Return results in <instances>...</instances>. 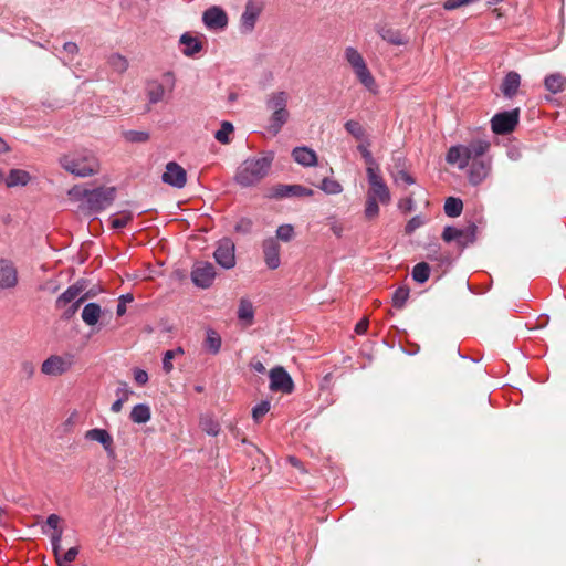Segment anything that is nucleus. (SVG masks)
Masks as SVG:
<instances>
[{
    "mask_svg": "<svg viewBox=\"0 0 566 566\" xmlns=\"http://www.w3.org/2000/svg\"><path fill=\"white\" fill-rule=\"evenodd\" d=\"M491 143L485 138L472 139L468 145L451 146L446 155V161L460 170L468 169L470 184L479 185L489 176L492 169V157L489 156Z\"/></svg>",
    "mask_w": 566,
    "mask_h": 566,
    "instance_id": "obj_1",
    "label": "nucleus"
},
{
    "mask_svg": "<svg viewBox=\"0 0 566 566\" xmlns=\"http://www.w3.org/2000/svg\"><path fill=\"white\" fill-rule=\"evenodd\" d=\"M274 160V154L268 153L261 157H249L237 168L234 181L242 188L260 184L268 175Z\"/></svg>",
    "mask_w": 566,
    "mask_h": 566,
    "instance_id": "obj_2",
    "label": "nucleus"
},
{
    "mask_svg": "<svg viewBox=\"0 0 566 566\" xmlns=\"http://www.w3.org/2000/svg\"><path fill=\"white\" fill-rule=\"evenodd\" d=\"M289 101L290 94L286 91H274L265 97V108L271 113L266 130L272 136H276L290 119Z\"/></svg>",
    "mask_w": 566,
    "mask_h": 566,
    "instance_id": "obj_3",
    "label": "nucleus"
},
{
    "mask_svg": "<svg viewBox=\"0 0 566 566\" xmlns=\"http://www.w3.org/2000/svg\"><path fill=\"white\" fill-rule=\"evenodd\" d=\"M69 193L72 197H81L83 199L82 208L90 213H97L106 209L115 199L114 187H99L92 190L73 187Z\"/></svg>",
    "mask_w": 566,
    "mask_h": 566,
    "instance_id": "obj_4",
    "label": "nucleus"
},
{
    "mask_svg": "<svg viewBox=\"0 0 566 566\" xmlns=\"http://www.w3.org/2000/svg\"><path fill=\"white\" fill-rule=\"evenodd\" d=\"M61 166L77 177H87L98 171V160L92 151L82 150L64 155L60 158Z\"/></svg>",
    "mask_w": 566,
    "mask_h": 566,
    "instance_id": "obj_5",
    "label": "nucleus"
},
{
    "mask_svg": "<svg viewBox=\"0 0 566 566\" xmlns=\"http://www.w3.org/2000/svg\"><path fill=\"white\" fill-rule=\"evenodd\" d=\"M344 59L353 70L359 83L368 91L375 92L376 81L361 53L354 46H346L344 50Z\"/></svg>",
    "mask_w": 566,
    "mask_h": 566,
    "instance_id": "obj_6",
    "label": "nucleus"
},
{
    "mask_svg": "<svg viewBox=\"0 0 566 566\" xmlns=\"http://www.w3.org/2000/svg\"><path fill=\"white\" fill-rule=\"evenodd\" d=\"M366 174L369 184L367 196L379 200L382 205H388L391 200V195L384 181L379 167H367Z\"/></svg>",
    "mask_w": 566,
    "mask_h": 566,
    "instance_id": "obj_7",
    "label": "nucleus"
},
{
    "mask_svg": "<svg viewBox=\"0 0 566 566\" xmlns=\"http://www.w3.org/2000/svg\"><path fill=\"white\" fill-rule=\"evenodd\" d=\"M175 87V76L172 72H166L163 74V82L149 81L146 85V96L148 103L154 105L164 101L166 91L171 92Z\"/></svg>",
    "mask_w": 566,
    "mask_h": 566,
    "instance_id": "obj_8",
    "label": "nucleus"
},
{
    "mask_svg": "<svg viewBox=\"0 0 566 566\" xmlns=\"http://www.w3.org/2000/svg\"><path fill=\"white\" fill-rule=\"evenodd\" d=\"M74 365V356L66 354L63 356L51 355L41 365V373L46 376H61L67 373Z\"/></svg>",
    "mask_w": 566,
    "mask_h": 566,
    "instance_id": "obj_9",
    "label": "nucleus"
},
{
    "mask_svg": "<svg viewBox=\"0 0 566 566\" xmlns=\"http://www.w3.org/2000/svg\"><path fill=\"white\" fill-rule=\"evenodd\" d=\"M475 231L476 227L474 224L464 229L447 226L443 229L442 239L448 243L454 241L459 248H465L469 243L474 241Z\"/></svg>",
    "mask_w": 566,
    "mask_h": 566,
    "instance_id": "obj_10",
    "label": "nucleus"
},
{
    "mask_svg": "<svg viewBox=\"0 0 566 566\" xmlns=\"http://www.w3.org/2000/svg\"><path fill=\"white\" fill-rule=\"evenodd\" d=\"M216 262L223 269L230 270L235 266V245L230 238L218 241L213 253Z\"/></svg>",
    "mask_w": 566,
    "mask_h": 566,
    "instance_id": "obj_11",
    "label": "nucleus"
},
{
    "mask_svg": "<svg viewBox=\"0 0 566 566\" xmlns=\"http://www.w3.org/2000/svg\"><path fill=\"white\" fill-rule=\"evenodd\" d=\"M518 109L495 114L491 119V127L495 134L505 135L514 130L518 123Z\"/></svg>",
    "mask_w": 566,
    "mask_h": 566,
    "instance_id": "obj_12",
    "label": "nucleus"
},
{
    "mask_svg": "<svg viewBox=\"0 0 566 566\" xmlns=\"http://www.w3.org/2000/svg\"><path fill=\"white\" fill-rule=\"evenodd\" d=\"M216 277V269L210 262H197L191 271L193 284L201 289H208L212 285Z\"/></svg>",
    "mask_w": 566,
    "mask_h": 566,
    "instance_id": "obj_13",
    "label": "nucleus"
},
{
    "mask_svg": "<svg viewBox=\"0 0 566 566\" xmlns=\"http://www.w3.org/2000/svg\"><path fill=\"white\" fill-rule=\"evenodd\" d=\"M270 389L272 391H281L283 394H291L294 389V384L289 373L283 367H274L270 371Z\"/></svg>",
    "mask_w": 566,
    "mask_h": 566,
    "instance_id": "obj_14",
    "label": "nucleus"
},
{
    "mask_svg": "<svg viewBox=\"0 0 566 566\" xmlns=\"http://www.w3.org/2000/svg\"><path fill=\"white\" fill-rule=\"evenodd\" d=\"M312 195L313 190L304 186L279 184L270 189L268 197L272 199H283L290 197H308Z\"/></svg>",
    "mask_w": 566,
    "mask_h": 566,
    "instance_id": "obj_15",
    "label": "nucleus"
},
{
    "mask_svg": "<svg viewBox=\"0 0 566 566\" xmlns=\"http://www.w3.org/2000/svg\"><path fill=\"white\" fill-rule=\"evenodd\" d=\"M164 184H167L175 188H184L187 184L186 170L176 161H169L166 165V169L161 176Z\"/></svg>",
    "mask_w": 566,
    "mask_h": 566,
    "instance_id": "obj_16",
    "label": "nucleus"
},
{
    "mask_svg": "<svg viewBox=\"0 0 566 566\" xmlns=\"http://www.w3.org/2000/svg\"><path fill=\"white\" fill-rule=\"evenodd\" d=\"M202 21L209 30H223L228 25V15L222 8L213 6L203 12Z\"/></svg>",
    "mask_w": 566,
    "mask_h": 566,
    "instance_id": "obj_17",
    "label": "nucleus"
},
{
    "mask_svg": "<svg viewBox=\"0 0 566 566\" xmlns=\"http://www.w3.org/2000/svg\"><path fill=\"white\" fill-rule=\"evenodd\" d=\"M264 262L270 270H276L281 264V245L275 238H268L262 242Z\"/></svg>",
    "mask_w": 566,
    "mask_h": 566,
    "instance_id": "obj_18",
    "label": "nucleus"
},
{
    "mask_svg": "<svg viewBox=\"0 0 566 566\" xmlns=\"http://www.w3.org/2000/svg\"><path fill=\"white\" fill-rule=\"evenodd\" d=\"M18 284V270L14 263L8 259H0V289H13Z\"/></svg>",
    "mask_w": 566,
    "mask_h": 566,
    "instance_id": "obj_19",
    "label": "nucleus"
},
{
    "mask_svg": "<svg viewBox=\"0 0 566 566\" xmlns=\"http://www.w3.org/2000/svg\"><path fill=\"white\" fill-rule=\"evenodd\" d=\"M85 439L99 442L109 459L116 458L114 440L107 430L101 428L91 429L85 432Z\"/></svg>",
    "mask_w": 566,
    "mask_h": 566,
    "instance_id": "obj_20",
    "label": "nucleus"
},
{
    "mask_svg": "<svg viewBox=\"0 0 566 566\" xmlns=\"http://www.w3.org/2000/svg\"><path fill=\"white\" fill-rule=\"evenodd\" d=\"M260 13H261V7L251 0L248 1V3L245 4L244 11L241 15L242 32L249 33V32L253 31Z\"/></svg>",
    "mask_w": 566,
    "mask_h": 566,
    "instance_id": "obj_21",
    "label": "nucleus"
},
{
    "mask_svg": "<svg viewBox=\"0 0 566 566\" xmlns=\"http://www.w3.org/2000/svg\"><path fill=\"white\" fill-rule=\"evenodd\" d=\"M84 291V285L81 283H75L69 286L55 301V307L57 310H62L69 304L74 303L80 297H82V293Z\"/></svg>",
    "mask_w": 566,
    "mask_h": 566,
    "instance_id": "obj_22",
    "label": "nucleus"
},
{
    "mask_svg": "<svg viewBox=\"0 0 566 566\" xmlns=\"http://www.w3.org/2000/svg\"><path fill=\"white\" fill-rule=\"evenodd\" d=\"M292 157L297 164L304 167H312L317 164L316 153L313 149L305 146L295 147L292 150Z\"/></svg>",
    "mask_w": 566,
    "mask_h": 566,
    "instance_id": "obj_23",
    "label": "nucleus"
},
{
    "mask_svg": "<svg viewBox=\"0 0 566 566\" xmlns=\"http://www.w3.org/2000/svg\"><path fill=\"white\" fill-rule=\"evenodd\" d=\"M521 85V76L518 73L511 71L509 72L501 84V92L507 98H512L516 95Z\"/></svg>",
    "mask_w": 566,
    "mask_h": 566,
    "instance_id": "obj_24",
    "label": "nucleus"
},
{
    "mask_svg": "<svg viewBox=\"0 0 566 566\" xmlns=\"http://www.w3.org/2000/svg\"><path fill=\"white\" fill-rule=\"evenodd\" d=\"M31 180L30 174L24 169H11L6 179L4 184L8 188L19 187V186H27Z\"/></svg>",
    "mask_w": 566,
    "mask_h": 566,
    "instance_id": "obj_25",
    "label": "nucleus"
},
{
    "mask_svg": "<svg viewBox=\"0 0 566 566\" xmlns=\"http://www.w3.org/2000/svg\"><path fill=\"white\" fill-rule=\"evenodd\" d=\"M101 315V305L95 302H91L83 307L81 317L87 326H94L98 323Z\"/></svg>",
    "mask_w": 566,
    "mask_h": 566,
    "instance_id": "obj_26",
    "label": "nucleus"
},
{
    "mask_svg": "<svg viewBox=\"0 0 566 566\" xmlns=\"http://www.w3.org/2000/svg\"><path fill=\"white\" fill-rule=\"evenodd\" d=\"M179 42L182 45L181 52L186 56H193L202 49L201 42L189 33H184L180 36Z\"/></svg>",
    "mask_w": 566,
    "mask_h": 566,
    "instance_id": "obj_27",
    "label": "nucleus"
},
{
    "mask_svg": "<svg viewBox=\"0 0 566 566\" xmlns=\"http://www.w3.org/2000/svg\"><path fill=\"white\" fill-rule=\"evenodd\" d=\"M544 86L552 94L560 93L566 86V77L560 73L549 74L544 80Z\"/></svg>",
    "mask_w": 566,
    "mask_h": 566,
    "instance_id": "obj_28",
    "label": "nucleus"
},
{
    "mask_svg": "<svg viewBox=\"0 0 566 566\" xmlns=\"http://www.w3.org/2000/svg\"><path fill=\"white\" fill-rule=\"evenodd\" d=\"M129 418L134 423L138 424L148 422L151 418V411L149 406L146 403H138L134 406L130 411Z\"/></svg>",
    "mask_w": 566,
    "mask_h": 566,
    "instance_id": "obj_29",
    "label": "nucleus"
},
{
    "mask_svg": "<svg viewBox=\"0 0 566 566\" xmlns=\"http://www.w3.org/2000/svg\"><path fill=\"white\" fill-rule=\"evenodd\" d=\"M238 318L241 322H244L247 325H251L254 318V307L253 304L247 300L242 298L238 308Z\"/></svg>",
    "mask_w": 566,
    "mask_h": 566,
    "instance_id": "obj_30",
    "label": "nucleus"
},
{
    "mask_svg": "<svg viewBox=\"0 0 566 566\" xmlns=\"http://www.w3.org/2000/svg\"><path fill=\"white\" fill-rule=\"evenodd\" d=\"M221 344H222V340H221L220 335L213 329H208L207 337L205 339V348L209 353L216 355L220 352Z\"/></svg>",
    "mask_w": 566,
    "mask_h": 566,
    "instance_id": "obj_31",
    "label": "nucleus"
},
{
    "mask_svg": "<svg viewBox=\"0 0 566 566\" xmlns=\"http://www.w3.org/2000/svg\"><path fill=\"white\" fill-rule=\"evenodd\" d=\"M444 213L448 217L455 218L459 217L463 210V202L461 199L455 197L447 198L444 202Z\"/></svg>",
    "mask_w": 566,
    "mask_h": 566,
    "instance_id": "obj_32",
    "label": "nucleus"
},
{
    "mask_svg": "<svg viewBox=\"0 0 566 566\" xmlns=\"http://www.w3.org/2000/svg\"><path fill=\"white\" fill-rule=\"evenodd\" d=\"M412 279L420 284H423L428 281L430 275V266L426 262L417 263L411 272Z\"/></svg>",
    "mask_w": 566,
    "mask_h": 566,
    "instance_id": "obj_33",
    "label": "nucleus"
},
{
    "mask_svg": "<svg viewBox=\"0 0 566 566\" xmlns=\"http://www.w3.org/2000/svg\"><path fill=\"white\" fill-rule=\"evenodd\" d=\"M377 32L381 36V39L387 41L388 43L395 45L403 44L402 36L398 31H395L390 28L381 27L378 29Z\"/></svg>",
    "mask_w": 566,
    "mask_h": 566,
    "instance_id": "obj_34",
    "label": "nucleus"
},
{
    "mask_svg": "<svg viewBox=\"0 0 566 566\" xmlns=\"http://www.w3.org/2000/svg\"><path fill=\"white\" fill-rule=\"evenodd\" d=\"M346 132L350 134L357 140L366 139V132L361 124L357 120H347L344 125Z\"/></svg>",
    "mask_w": 566,
    "mask_h": 566,
    "instance_id": "obj_35",
    "label": "nucleus"
},
{
    "mask_svg": "<svg viewBox=\"0 0 566 566\" xmlns=\"http://www.w3.org/2000/svg\"><path fill=\"white\" fill-rule=\"evenodd\" d=\"M201 429L209 436L216 437L220 432V424L212 417L207 416L200 420Z\"/></svg>",
    "mask_w": 566,
    "mask_h": 566,
    "instance_id": "obj_36",
    "label": "nucleus"
},
{
    "mask_svg": "<svg viewBox=\"0 0 566 566\" xmlns=\"http://www.w3.org/2000/svg\"><path fill=\"white\" fill-rule=\"evenodd\" d=\"M233 129V125L230 122H222L220 129L214 133V138L223 145L229 144Z\"/></svg>",
    "mask_w": 566,
    "mask_h": 566,
    "instance_id": "obj_37",
    "label": "nucleus"
},
{
    "mask_svg": "<svg viewBox=\"0 0 566 566\" xmlns=\"http://www.w3.org/2000/svg\"><path fill=\"white\" fill-rule=\"evenodd\" d=\"M111 67L117 73H124L128 67V61L120 54H112L108 59Z\"/></svg>",
    "mask_w": 566,
    "mask_h": 566,
    "instance_id": "obj_38",
    "label": "nucleus"
},
{
    "mask_svg": "<svg viewBox=\"0 0 566 566\" xmlns=\"http://www.w3.org/2000/svg\"><path fill=\"white\" fill-rule=\"evenodd\" d=\"M123 135L129 143H146L150 138L149 133L145 130H126Z\"/></svg>",
    "mask_w": 566,
    "mask_h": 566,
    "instance_id": "obj_39",
    "label": "nucleus"
},
{
    "mask_svg": "<svg viewBox=\"0 0 566 566\" xmlns=\"http://www.w3.org/2000/svg\"><path fill=\"white\" fill-rule=\"evenodd\" d=\"M409 297V289L401 286L398 287L392 295V305L396 308H402Z\"/></svg>",
    "mask_w": 566,
    "mask_h": 566,
    "instance_id": "obj_40",
    "label": "nucleus"
},
{
    "mask_svg": "<svg viewBox=\"0 0 566 566\" xmlns=\"http://www.w3.org/2000/svg\"><path fill=\"white\" fill-rule=\"evenodd\" d=\"M133 219L130 212H122L111 217V226L114 229H123L125 228Z\"/></svg>",
    "mask_w": 566,
    "mask_h": 566,
    "instance_id": "obj_41",
    "label": "nucleus"
},
{
    "mask_svg": "<svg viewBox=\"0 0 566 566\" xmlns=\"http://www.w3.org/2000/svg\"><path fill=\"white\" fill-rule=\"evenodd\" d=\"M321 189L328 195H338L343 191L342 185L331 178H324L322 180Z\"/></svg>",
    "mask_w": 566,
    "mask_h": 566,
    "instance_id": "obj_42",
    "label": "nucleus"
},
{
    "mask_svg": "<svg viewBox=\"0 0 566 566\" xmlns=\"http://www.w3.org/2000/svg\"><path fill=\"white\" fill-rule=\"evenodd\" d=\"M379 200L366 196L365 217L369 220L375 219L379 214Z\"/></svg>",
    "mask_w": 566,
    "mask_h": 566,
    "instance_id": "obj_43",
    "label": "nucleus"
},
{
    "mask_svg": "<svg viewBox=\"0 0 566 566\" xmlns=\"http://www.w3.org/2000/svg\"><path fill=\"white\" fill-rule=\"evenodd\" d=\"M87 297V294H84L82 297H80L77 301H75L74 303L72 304H69L67 306L64 307V311L62 313V319L64 321H69L71 319L75 314L76 312L78 311L80 308V305L82 302H84V300Z\"/></svg>",
    "mask_w": 566,
    "mask_h": 566,
    "instance_id": "obj_44",
    "label": "nucleus"
},
{
    "mask_svg": "<svg viewBox=\"0 0 566 566\" xmlns=\"http://www.w3.org/2000/svg\"><path fill=\"white\" fill-rule=\"evenodd\" d=\"M78 547L74 546V547H71L69 548L64 554L61 553V551L59 552V555H54L55 557V562L56 563H72L76 559L77 555H78Z\"/></svg>",
    "mask_w": 566,
    "mask_h": 566,
    "instance_id": "obj_45",
    "label": "nucleus"
},
{
    "mask_svg": "<svg viewBox=\"0 0 566 566\" xmlns=\"http://www.w3.org/2000/svg\"><path fill=\"white\" fill-rule=\"evenodd\" d=\"M369 143H360L357 146V150L360 153L361 157L364 158L365 163L368 165L367 167H378V165L375 161V158L373 157L370 150L368 149Z\"/></svg>",
    "mask_w": 566,
    "mask_h": 566,
    "instance_id": "obj_46",
    "label": "nucleus"
},
{
    "mask_svg": "<svg viewBox=\"0 0 566 566\" xmlns=\"http://www.w3.org/2000/svg\"><path fill=\"white\" fill-rule=\"evenodd\" d=\"M270 402L264 400L258 403L252 409V417L255 422H260V420L269 412Z\"/></svg>",
    "mask_w": 566,
    "mask_h": 566,
    "instance_id": "obj_47",
    "label": "nucleus"
},
{
    "mask_svg": "<svg viewBox=\"0 0 566 566\" xmlns=\"http://www.w3.org/2000/svg\"><path fill=\"white\" fill-rule=\"evenodd\" d=\"M294 237V228L291 224H282L276 230V240L289 242Z\"/></svg>",
    "mask_w": 566,
    "mask_h": 566,
    "instance_id": "obj_48",
    "label": "nucleus"
},
{
    "mask_svg": "<svg viewBox=\"0 0 566 566\" xmlns=\"http://www.w3.org/2000/svg\"><path fill=\"white\" fill-rule=\"evenodd\" d=\"M62 534H63V530H62V527H60V528L53 530V532L50 536L53 555H59V552L62 551V546H61Z\"/></svg>",
    "mask_w": 566,
    "mask_h": 566,
    "instance_id": "obj_49",
    "label": "nucleus"
},
{
    "mask_svg": "<svg viewBox=\"0 0 566 566\" xmlns=\"http://www.w3.org/2000/svg\"><path fill=\"white\" fill-rule=\"evenodd\" d=\"M426 220L421 216H415L412 217L408 223L406 224L405 231L408 234H411L413 231H416L418 228L422 227L424 224Z\"/></svg>",
    "mask_w": 566,
    "mask_h": 566,
    "instance_id": "obj_50",
    "label": "nucleus"
},
{
    "mask_svg": "<svg viewBox=\"0 0 566 566\" xmlns=\"http://www.w3.org/2000/svg\"><path fill=\"white\" fill-rule=\"evenodd\" d=\"M252 226H253V222H252L251 219H249V218H241L237 222L234 229H235L237 232L247 234V233L251 232Z\"/></svg>",
    "mask_w": 566,
    "mask_h": 566,
    "instance_id": "obj_51",
    "label": "nucleus"
},
{
    "mask_svg": "<svg viewBox=\"0 0 566 566\" xmlns=\"http://www.w3.org/2000/svg\"><path fill=\"white\" fill-rule=\"evenodd\" d=\"M176 356V352L175 350H167L165 352L164 354V358H163V369L165 373H170L174 368L172 366V359L175 358Z\"/></svg>",
    "mask_w": 566,
    "mask_h": 566,
    "instance_id": "obj_52",
    "label": "nucleus"
},
{
    "mask_svg": "<svg viewBox=\"0 0 566 566\" xmlns=\"http://www.w3.org/2000/svg\"><path fill=\"white\" fill-rule=\"evenodd\" d=\"M20 369H21V374L24 377L31 378L34 375L35 366H34V364L32 361L24 360V361L21 363Z\"/></svg>",
    "mask_w": 566,
    "mask_h": 566,
    "instance_id": "obj_53",
    "label": "nucleus"
},
{
    "mask_svg": "<svg viewBox=\"0 0 566 566\" xmlns=\"http://www.w3.org/2000/svg\"><path fill=\"white\" fill-rule=\"evenodd\" d=\"M134 379L137 385L144 386L148 381V374L144 369L136 368L134 369Z\"/></svg>",
    "mask_w": 566,
    "mask_h": 566,
    "instance_id": "obj_54",
    "label": "nucleus"
},
{
    "mask_svg": "<svg viewBox=\"0 0 566 566\" xmlns=\"http://www.w3.org/2000/svg\"><path fill=\"white\" fill-rule=\"evenodd\" d=\"M61 517L57 514H50L46 517V526L50 527L52 531L60 528Z\"/></svg>",
    "mask_w": 566,
    "mask_h": 566,
    "instance_id": "obj_55",
    "label": "nucleus"
},
{
    "mask_svg": "<svg viewBox=\"0 0 566 566\" xmlns=\"http://www.w3.org/2000/svg\"><path fill=\"white\" fill-rule=\"evenodd\" d=\"M396 181H402L407 185H413L416 182L415 178L405 170H400L397 174Z\"/></svg>",
    "mask_w": 566,
    "mask_h": 566,
    "instance_id": "obj_56",
    "label": "nucleus"
},
{
    "mask_svg": "<svg viewBox=\"0 0 566 566\" xmlns=\"http://www.w3.org/2000/svg\"><path fill=\"white\" fill-rule=\"evenodd\" d=\"M132 394H133V391L128 389L126 382H122L120 386L116 390V396L118 398H124L125 397V402L128 400V398H129V396Z\"/></svg>",
    "mask_w": 566,
    "mask_h": 566,
    "instance_id": "obj_57",
    "label": "nucleus"
},
{
    "mask_svg": "<svg viewBox=\"0 0 566 566\" xmlns=\"http://www.w3.org/2000/svg\"><path fill=\"white\" fill-rule=\"evenodd\" d=\"M368 326H369V322L367 318H363L360 319L356 326H355V332L358 334V335H363L367 332L368 329Z\"/></svg>",
    "mask_w": 566,
    "mask_h": 566,
    "instance_id": "obj_58",
    "label": "nucleus"
},
{
    "mask_svg": "<svg viewBox=\"0 0 566 566\" xmlns=\"http://www.w3.org/2000/svg\"><path fill=\"white\" fill-rule=\"evenodd\" d=\"M63 50L64 52H66L67 54H71V55H74L78 52V46L76 43L74 42H66L64 43L63 45Z\"/></svg>",
    "mask_w": 566,
    "mask_h": 566,
    "instance_id": "obj_59",
    "label": "nucleus"
},
{
    "mask_svg": "<svg viewBox=\"0 0 566 566\" xmlns=\"http://www.w3.org/2000/svg\"><path fill=\"white\" fill-rule=\"evenodd\" d=\"M125 402V397L124 398H117L111 406V410L115 413H118L122 411V408H123V405Z\"/></svg>",
    "mask_w": 566,
    "mask_h": 566,
    "instance_id": "obj_60",
    "label": "nucleus"
},
{
    "mask_svg": "<svg viewBox=\"0 0 566 566\" xmlns=\"http://www.w3.org/2000/svg\"><path fill=\"white\" fill-rule=\"evenodd\" d=\"M413 206H415V202H413V199L411 197L402 200L399 205V207L401 209H405L407 211H411L413 209Z\"/></svg>",
    "mask_w": 566,
    "mask_h": 566,
    "instance_id": "obj_61",
    "label": "nucleus"
},
{
    "mask_svg": "<svg viewBox=\"0 0 566 566\" xmlns=\"http://www.w3.org/2000/svg\"><path fill=\"white\" fill-rule=\"evenodd\" d=\"M126 313V305L123 302H119L116 308V314L118 316H123Z\"/></svg>",
    "mask_w": 566,
    "mask_h": 566,
    "instance_id": "obj_62",
    "label": "nucleus"
},
{
    "mask_svg": "<svg viewBox=\"0 0 566 566\" xmlns=\"http://www.w3.org/2000/svg\"><path fill=\"white\" fill-rule=\"evenodd\" d=\"M289 462L295 468H301L302 465L301 461L295 457H289Z\"/></svg>",
    "mask_w": 566,
    "mask_h": 566,
    "instance_id": "obj_63",
    "label": "nucleus"
},
{
    "mask_svg": "<svg viewBox=\"0 0 566 566\" xmlns=\"http://www.w3.org/2000/svg\"><path fill=\"white\" fill-rule=\"evenodd\" d=\"M134 300L133 295L132 294H125V295H122L119 297V302H123V303H127V302H132Z\"/></svg>",
    "mask_w": 566,
    "mask_h": 566,
    "instance_id": "obj_64",
    "label": "nucleus"
}]
</instances>
